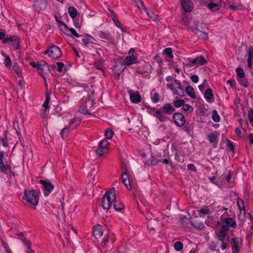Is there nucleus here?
Masks as SVG:
<instances>
[{
    "label": "nucleus",
    "mask_w": 253,
    "mask_h": 253,
    "mask_svg": "<svg viewBox=\"0 0 253 253\" xmlns=\"http://www.w3.org/2000/svg\"><path fill=\"white\" fill-rule=\"evenodd\" d=\"M175 111L174 108L170 103H166L161 109H154L153 115L159 121L162 122L168 120V118L165 114L169 115H172Z\"/></svg>",
    "instance_id": "f257e3e1"
},
{
    "label": "nucleus",
    "mask_w": 253,
    "mask_h": 253,
    "mask_svg": "<svg viewBox=\"0 0 253 253\" xmlns=\"http://www.w3.org/2000/svg\"><path fill=\"white\" fill-rule=\"evenodd\" d=\"M116 199V194L114 189H111L104 195L101 205L104 210H109L113 201Z\"/></svg>",
    "instance_id": "f03ea898"
},
{
    "label": "nucleus",
    "mask_w": 253,
    "mask_h": 253,
    "mask_svg": "<svg viewBox=\"0 0 253 253\" xmlns=\"http://www.w3.org/2000/svg\"><path fill=\"white\" fill-rule=\"evenodd\" d=\"M23 199L33 206H36L39 202V196L34 190H26Z\"/></svg>",
    "instance_id": "7ed1b4c3"
},
{
    "label": "nucleus",
    "mask_w": 253,
    "mask_h": 253,
    "mask_svg": "<svg viewBox=\"0 0 253 253\" xmlns=\"http://www.w3.org/2000/svg\"><path fill=\"white\" fill-rule=\"evenodd\" d=\"M19 42L20 39L19 37L13 35L12 36L6 37L2 41V43L12 45L15 49H18L20 47Z\"/></svg>",
    "instance_id": "20e7f679"
},
{
    "label": "nucleus",
    "mask_w": 253,
    "mask_h": 253,
    "mask_svg": "<svg viewBox=\"0 0 253 253\" xmlns=\"http://www.w3.org/2000/svg\"><path fill=\"white\" fill-rule=\"evenodd\" d=\"M40 183L42 185L44 190V195L45 196H47L49 193L53 190V185L49 181H46L44 180H40Z\"/></svg>",
    "instance_id": "39448f33"
},
{
    "label": "nucleus",
    "mask_w": 253,
    "mask_h": 253,
    "mask_svg": "<svg viewBox=\"0 0 253 253\" xmlns=\"http://www.w3.org/2000/svg\"><path fill=\"white\" fill-rule=\"evenodd\" d=\"M136 54L135 50L133 48H131L128 53V55L127 56L125 60V63L126 65L128 66L136 63Z\"/></svg>",
    "instance_id": "423d86ee"
},
{
    "label": "nucleus",
    "mask_w": 253,
    "mask_h": 253,
    "mask_svg": "<svg viewBox=\"0 0 253 253\" xmlns=\"http://www.w3.org/2000/svg\"><path fill=\"white\" fill-rule=\"evenodd\" d=\"M229 228L225 226H221V229L215 232L216 237L221 242H223L225 239Z\"/></svg>",
    "instance_id": "0eeeda50"
},
{
    "label": "nucleus",
    "mask_w": 253,
    "mask_h": 253,
    "mask_svg": "<svg viewBox=\"0 0 253 253\" xmlns=\"http://www.w3.org/2000/svg\"><path fill=\"white\" fill-rule=\"evenodd\" d=\"M173 120L175 124L179 126H183L185 123V118L179 113H175L173 114Z\"/></svg>",
    "instance_id": "6e6552de"
},
{
    "label": "nucleus",
    "mask_w": 253,
    "mask_h": 253,
    "mask_svg": "<svg viewBox=\"0 0 253 253\" xmlns=\"http://www.w3.org/2000/svg\"><path fill=\"white\" fill-rule=\"evenodd\" d=\"M99 37L100 38L103 39L106 42L111 43H114V39L110 33L105 31H99Z\"/></svg>",
    "instance_id": "1a4fd4ad"
},
{
    "label": "nucleus",
    "mask_w": 253,
    "mask_h": 253,
    "mask_svg": "<svg viewBox=\"0 0 253 253\" xmlns=\"http://www.w3.org/2000/svg\"><path fill=\"white\" fill-rule=\"evenodd\" d=\"M62 52L60 48L55 45L50 46L49 57L52 59H57L61 57Z\"/></svg>",
    "instance_id": "9d476101"
},
{
    "label": "nucleus",
    "mask_w": 253,
    "mask_h": 253,
    "mask_svg": "<svg viewBox=\"0 0 253 253\" xmlns=\"http://www.w3.org/2000/svg\"><path fill=\"white\" fill-rule=\"evenodd\" d=\"M47 6L46 0H35L34 1V7L36 11L39 12L45 9Z\"/></svg>",
    "instance_id": "9b49d317"
},
{
    "label": "nucleus",
    "mask_w": 253,
    "mask_h": 253,
    "mask_svg": "<svg viewBox=\"0 0 253 253\" xmlns=\"http://www.w3.org/2000/svg\"><path fill=\"white\" fill-rule=\"evenodd\" d=\"M221 226H225L227 228L231 227L234 229L236 228L237 224L234 219L232 218H226L221 219Z\"/></svg>",
    "instance_id": "f8f14e48"
},
{
    "label": "nucleus",
    "mask_w": 253,
    "mask_h": 253,
    "mask_svg": "<svg viewBox=\"0 0 253 253\" xmlns=\"http://www.w3.org/2000/svg\"><path fill=\"white\" fill-rule=\"evenodd\" d=\"M181 5L184 11L190 12L193 7L190 0H181Z\"/></svg>",
    "instance_id": "ddd939ff"
},
{
    "label": "nucleus",
    "mask_w": 253,
    "mask_h": 253,
    "mask_svg": "<svg viewBox=\"0 0 253 253\" xmlns=\"http://www.w3.org/2000/svg\"><path fill=\"white\" fill-rule=\"evenodd\" d=\"M129 97L130 101L134 103H138L141 100V96L139 95L138 91H136L135 92H131V91L130 90L129 91Z\"/></svg>",
    "instance_id": "4468645a"
},
{
    "label": "nucleus",
    "mask_w": 253,
    "mask_h": 253,
    "mask_svg": "<svg viewBox=\"0 0 253 253\" xmlns=\"http://www.w3.org/2000/svg\"><path fill=\"white\" fill-rule=\"evenodd\" d=\"M93 233L96 239L100 238L103 235L101 226L98 224L95 225L93 229Z\"/></svg>",
    "instance_id": "2eb2a0df"
},
{
    "label": "nucleus",
    "mask_w": 253,
    "mask_h": 253,
    "mask_svg": "<svg viewBox=\"0 0 253 253\" xmlns=\"http://www.w3.org/2000/svg\"><path fill=\"white\" fill-rule=\"evenodd\" d=\"M233 253H237L239 251L238 238H232L231 241Z\"/></svg>",
    "instance_id": "dca6fc26"
},
{
    "label": "nucleus",
    "mask_w": 253,
    "mask_h": 253,
    "mask_svg": "<svg viewBox=\"0 0 253 253\" xmlns=\"http://www.w3.org/2000/svg\"><path fill=\"white\" fill-rule=\"evenodd\" d=\"M204 96L208 102H212L213 101L212 90L210 88L207 89L205 92Z\"/></svg>",
    "instance_id": "f3484780"
},
{
    "label": "nucleus",
    "mask_w": 253,
    "mask_h": 253,
    "mask_svg": "<svg viewBox=\"0 0 253 253\" xmlns=\"http://www.w3.org/2000/svg\"><path fill=\"white\" fill-rule=\"evenodd\" d=\"M195 35L200 39L203 40H207L208 39V33L196 29L194 32Z\"/></svg>",
    "instance_id": "a211bd4d"
},
{
    "label": "nucleus",
    "mask_w": 253,
    "mask_h": 253,
    "mask_svg": "<svg viewBox=\"0 0 253 253\" xmlns=\"http://www.w3.org/2000/svg\"><path fill=\"white\" fill-rule=\"evenodd\" d=\"M81 122V120L79 118H74L71 119L69 124V127L75 128L77 126H79Z\"/></svg>",
    "instance_id": "6ab92c4d"
},
{
    "label": "nucleus",
    "mask_w": 253,
    "mask_h": 253,
    "mask_svg": "<svg viewBox=\"0 0 253 253\" xmlns=\"http://www.w3.org/2000/svg\"><path fill=\"white\" fill-rule=\"evenodd\" d=\"M113 208L117 211H121L122 210L124 209L125 206L124 205L116 200V199L115 201H113Z\"/></svg>",
    "instance_id": "aec40b11"
},
{
    "label": "nucleus",
    "mask_w": 253,
    "mask_h": 253,
    "mask_svg": "<svg viewBox=\"0 0 253 253\" xmlns=\"http://www.w3.org/2000/svg\"><path fill=\"white\" fill-rule=\"evenodd\" d=\"M185 92L186 94L192 98H195L196 96L195 94V91L193 88L190 86H187L185 88Z\"/></svg>",
    "instance_id": "412c9836"
},
{
    "label": "nucleus",
    "mask_w": 253,
    "mask_h": 253,
    "mask_svg": "<svg viewBox=\"0 0 253 253\" xmlns=\"http://www.w3.org/2000/svg\"><path fill=\"white\" fill-rule=\"evenodd\" d=\"M0 170L2 172L6 173L7 170L11 171V166L10 164L4 165L3 162L1 165H0Z\"/></svg>",
    "instance_id": "4be33fe9"
},
{
    "label": "nucleus",
    "mask_w": 253,
    "mask_h": 253,
    "mask_svg": "<svg viewBox=\"0 0 253 253\" xmlns=\"http://www.w3.org/2000/svg\"><path fill=\"white\" fill-rule=\"evenodd\" d=\"M174 83L175 86V88H177L178 89L180 90V91H178L180 93L181 95L180 96H183L184 95V91L182 87V86L181 84V83L179 81L177 80H174Z\"/></svg>",
    "instance_id": "5701e85b"
},
{
    "label": "nucleus",
    "mask_w": 253,
    "mask_h": 253,
    "mask_svg": "<svg viewBox=\"0 0 253 253\" xmlns=\"http://www.w3.org/2000/svg\"><path fill=\"white\" fill-rule=\"evenodd\" d=\"M237 205L240 211H245L244 202L242 199L238 198L237 201Z\"/></svg>",
    "instance_id": "b1692460"
},
{
    "label": "nucleus",
    "mask_w": 253,
    "mask_h": 253,
    "mask_svg": "<svg viewBox=\"0 0 253 253\" xmlns=\"http://www.w3.org/2000/svg\"><path fill=\"white\" fill-rule=\"evenodd\" d=\"M68 13L72 18H75L77 15V10L73 7L70 6L68 8Z\"/></svg>",
    "instance_id": "393cba45"
},
{
    "label": "nucleus",
    "mask_w": 253,
    "mask_h": 253,
    "mask_svg": "<svg viewBox=\"0 0 253 253\" xmlns=\"http://www.w3.org/2000/svg\"><path fill=\"white\" fill-rule=\"evenodd\" d=\"M190 223L192 226L199 230H202L204 228V224L202 222H194L191 221Z\"/></svg>",
    "instance_id": "a878e982"
},
{
    "label": "nucleus",
    "mask_w": 253,
    "mask_h": 253,
    "mask_svg": "<svg viewBox=\"0 0 253 253\" xmlns=\"http://www.w3.org/2000/svg\"><path fill=\"white\" fill-rule=\"evenodd\" d=\"M197 65H203L206 63L205 58L203 56H200L196 58Z\"/></svg>",
    "instance_id": "bb28decb"
},
{
    "label": "nucleus",
    "mask_w": 253,
    "mask_h": 253,
    "mask_svg": "<svg viewBox=\"0 0 253 253\" xmlns=\"http://www.w3.org/2000/svg\"><path fill=\"white\" fill-rule=\"evenodd\" d=\"M45 67H47V64L45 61H42L38 62V70H39V72H42Z\"/></svg>",
    "instance_id": "cd10ccee"
},
{
    "label": "nucleus",
    "mask_w": 253,
    "mask_h": 253,
    "mask_svg": "<svg viewBox=\"0 0 253 253\" xmlns=\"http://www.w3.org/2000/svg\"><path fill=\"white\" fill-rule=\"evenodd\" d=\"M134 2L138 8L143 9L145 11H146L147 8L144 5V3L142 0H134Z\"/></svg>",
    "instance_id": "c85d7f7f"
},
{
    "label": "nucleus",
    "mask_w": 253,
    "mask_h": 253,
    "mask_svg": "<svg viewBox=\"0 0 253 253\" xmlns=\"http://www.w3.org/2000/svg\"><path fill=\"white\" fill-rule=\"evenodd\" d=\"M208 7L212 11H215L219 9L218 5L213 2L208 3Z\"/></svg>",
    "instance_id": "c756f323"
},
{
    "label": "nucleus",
    "mask_w": 253,
    "mask_h": 253,
    "mask_svg": "<svg viewBox=\"0 0 253 253\" xmlns=\"http://www.w3.org/2000/svg\"><path fill=\"white\" fill-rule=\"evenodd\" d=\"M237 77L240 79H244L245 78V73L242 68H237L236 69Z\"/></svg>",
    "instance_id": "7c9ffc66"
},
{
    "label": "nucleus",
    "mask_w": 253,
    "mask_h": 253,
    "mask_svg": "<svg viewBox=\"0 0 253 253\" xmlns=\"http://www.w3.org/2000/svg\"><path fill=\"white\" fill-rule=\"evenodd\" d=\"M167 86L172 91L173 93L178 95H181L180 93L175 88L174 84L173 83L168 84Z\"/></svg>",
    "instance_id": "2f4dec72"
},
{
    "label": "nucleus",
    "mask_w": 253,
    "mask_h": 253,
    "mask_svg": "<svg viewBox=\"0 0 253 253\" xmlns=\"http://www.w3.org/2000/svg\"><path fill=\"white\" fill-rule=\"evenodd\" d=\"M184 102L185 101L183 100L178 99L173 101V105L175 107L179 108L182 107Z\"/></svg>",
    "instance_id": "473e14b6"
},
{
    "label": "nucleus",
    "mask_w": 253,
    "mask_h": 253,
    "mask_svg": "<svg viewBox=\"0 0 253 253\" xmlns=\"http://www.w3.org/2000/svg\"><path fill=\"white\" fill-rule=\"evenodd\" d=\"M212 119L215 122H218L220 120L219 116L216 110L212 111Z\"/></svg>",
    "instance_id": "72a5a7b5"
},
{
    "label": "nucleus",
    "mask_w": 253,
    "mask_h": 253,
    "mask_svg": "<svg viewBox=\"0 0 253 253\" xmlns=\"http://www.w3.org/2000/svg\"><path fill=\"white\" fill-rule=\"evenodd\" d=\"M183 245L182 242L179 241L176 242L174 244V249L177 251H181L183 248Z\"/></svg>",
    "instance_id": "f704fd0d"
},
{
    "label": "nucleus",
    "mask_w": 253,
    "mask_h": 253,
    "mask_svg": "<svg viewBox=\"0 0 253 253\" xmlns=\"http://www.w3.org/2000/svg\"><path fill=\"white\" fill-rule=\"evenodd\" d=\"M151 99L153 102L156 103L160 101V96L158 93L155 92L151 96Z\"/></svg>",
    "instance_id": "c9c22d12"
},
{
    "label": "nucleus",
    "mask_w": 253,
    "mask_h": 253,
    "mask_svg": "<svg viewBox=\"0 0 253 253\" xmlns=\"http://www.w3.org/2000/svg\"><path fill=\"white\" fill-rule=\"evenodd\" d=\"M208 140L211 143L213 142H217V137L216 135H214L213 133H210L208 135Z\"/></svg>",
    "instance_id": "e433bc0d"
},
{
    "label": "nucleus",
    "mask_w": 253,
    "mask_h": 253,
    "mask_svg": "<svg viewBox=\"0 0 253 253\" xmlns=\"http://www.w3.org/2000/svg\"><path fill=\"white\" fill-rule=\"evenodd\" d=\"M12 69L19 77L21 76L22 72H21V71L19 68V66L18 65H17L16 64H14L12 66Z\"/></svg>",
    "instance_id": "4c0bfd02"
},
{
    "label": "nucleus",
    "mask_w": 253,
    "mask_h": 253,
    "mask_svg": "<svg viewBox=\"0 0 253 253\" xmlns=\"http://www.w3.org/2000/svg\"><path fill=\"white\" fill-rule=\"evenodd\" d=\"M109 143L107 140H103L100 142L99 146L100 147H101V148H103L105 149L106 150H107L108 147L109 146Z\"/></svg>",
    "instance_id": "58836bf2"
},
{
    "label": "nucleus",
    "mask_w": 253,
    "mask_h": 253,
    "mask_svg": "<svg viewBox=\"0 0 253 253\" xmlns=\"http://www.w3.org/2000/svg\"><path fill=\"white\" fill-rule=\"evenodd\" d=\"M246 214L245 211H241L238 215L239 220L241 221V223L243 224L245 221V215Z\"/></svg>",
    "instance_id": "ea45409f"
},
{
    "label": "nucleus",
    "mask_w": 253,
    "mask_h": 253,
    "mask_svg": "<svg viewBox=\"0 0 253 253\" xmlns=\"http://www.w3.org/2000/svg\"><path fill=\"white\" fill-rule=\"evenodd\" d=\"M164 53L170 58H173V56L172 52V50L170 48L168 47L164 50Z\"/></svg>",
    "instance_id": "a19ab883"
},
{
    "label": "nucleus",
    "mask_w": 253,
    "mask_h": 253,
    "mask_svg": "<svg viewBox=\"0 0 253 253\" xmlns=\"http://www.w3.org/2000/svg\"><path fill=\"white\" fill-rule=\"evenodd\" d=\"M182 109L185 111H189V112H192L193 110V107L187 104H185V102L183 104V105H182Z\"/></svg>",
    "instance_id": "79ce46f5"
},
{
    "label": "nucleus",
    "mask_w": 253,
    "mask_h": 253,
    "mask_svg": "<svg viewBox=\"0 0 253 253\" xmlns=\"http://www.w3.org/2000/svg\"><path fill=\"white\" fill-rule=\"evenodd\" d=\"M56 21L57 22V23H58L59 25L61 27V26H63V29H62V30H64L65 32H66L68 29H69V28L68 27V26L65 24V23H64L63 22L59 21L57 18V17H56Z\"/></svg>",
    "instance_id": "37998d69"
},
{
    "label": "nucleus",
    "mask_w": 253,
    "mask_h": 253,
    "mask_svg": "<svg viewBox=\"0 0 253 253\" xmlns=\"http://www.w3.org/2000/svg\"><path fill=\"white\" fill-rule=\"evenodd\" d=\"M104 134L107 138L110 139L113 136V132L111 129H106L105 131Z\"/></svg>",
    "instance_id": "c03bdc74"
},
{
    "label": "nucleus",
    "mask_w": 253,
    "mask_h": 253,
    "mask_svg": "<svg viewBox=\"0 0 253 253\" xmlns=\"http://www.w3.org/2000/svg\"><path fill=\"white\" fill-rule=\"evenodd\" d=\"M248 118L250 124L253 126V109H251L248 112Z\"/></svg>",
    "instance_id": "a18cd8bd"
},
{
    "label": "nucleus",
    "mask_w": 253,
    "mask_h": 253,
    "mask_svg": "<svg viewBox=\"0 0 253 253\" xmlns=\"http://www.w3.org/2000/svg\"><path fill=\"white\" fill-rule=\"evenodd\" d=\"M91 39L94 40L93 38L91 36H88L87 38H84L82 40L83 43L85 45H87L89 43L91 42Z\"/></svg>",
    "instance_id": "49530a36"
},
{
    "label": "nucleus",
    "mask_w": 253,
    "mask_h": 253,
    "mask_svg": "<svg viewBox=\"0 0 253 253\" xmlns=\"http://www.w3.org/2000/svg\"><path fill=\"white\" fill-rule=\"evenodd\" d=\"M147 16L152 19L153 21H156L157 20V16L156 15L154 14L152 12H149V11L146 9V11H145Z\"/></svg>",
    "instance_id": "de8ad7c7"
},
{
    "label": "nucleus",
    "mask_w": 253,
    "mask_h": 253,
    "mask_svg": "<svg viewBox=\"0 0 253 253\" xmlns=\"http://www.w3.org/2000/svg\"><path fill=\"white\" fill-rule=\"evenodd\" d=\"M68 132H69V127H65L62 129L61 132V135L63 139H64L67 136Z\"/></svg>",
    "instance_id": "09e8293b"
},
{
    "label": "nucleus",
    "mask_w": 253,
    "mask_h": 253,
    "mask_svg": "<svg viewBox=\"0 0 253 253\" xmlns=\"http://www.w3.org/2000/svg\"><path fill=\"white\" fill-rule=\"evenodd\" d=\"M106 151V150L105 149L101 148L99 146L98 148L96 150V153L98 156H101L103 155Z\"/></svg>",
    "instance_id": "8fccbe9b"
},
{
    "label": "nucleus",
    "mask_w": 253,
    "mask_h": 253,
    "mask_svg": "<svg viewBox=\"0 0 253 253\" xmlns=\"http://www.w3.org/2000/svg\"><path fill=\"white\" fill-rule=\"evenodd\" d=\"M50 101V97L49 95L47 94H46V99L42 106L45 109L48 108V104Z\"/></svg>",
    "instance_id": "3c124183"
},
{
    "label": "nucleus",
    "mask_w": 253,
    "mask_h": 253,
    "mask_svg": "<svg viewBox=\"0 0 253 253\" xmlns=\"http://www.w3.org/2000/svg\"><path fill=\"white\" fill-rule=\"evenodd\" d=\"M4 64L6 67H9L11 65V61L8 55H5Z\"/></svg>",
    "instance_id": "603ef678"
},
{
    "label": "nucleus",
    "mask_w": 253,
    "mask_h": 253,
    "mask_svg": "<svg viewBox=\"0 0 253 253\" xmlns=\"http://www.w3.org/2000/svg\"><path fill=\"white\" fill-rule=\"evenodd\" d=\"M19 236H21L20 239L21 241L25 245H26L27 244H28L30 243V241L28 240L21 233H20L19 234Z\"/></svg>",
    "instance_id": "864d4df0"
},
{
    "label": "nucleus",
    "mask_w": 253,
    "mask_h": 253,
    "mask_svg": "<svg viewBox=\"0 0 253 253\" xmlns=\"http://www.w3.org/2000/svg\"><path fill=\"white\" fill-rule=\"evenodd\" d=\"M199 212L203 214H209L210 213V210L207 207L200 209L199 210Z\"/></svg>",
    "instance_id": "5fc2aeb1"
},
{
    "label": "nucleus",
    "mask_w": 253,
    "mask_h": 253,
    "mask_svg": "<svg viewBox=\"0 0 253 253\" xmlns=\"http://www.w3.org/2000/svg\"><path fill=\"white\" fill-rule=\"evenodd\" d=\"M1 244L2 247L4 248L5 250V253H12L11 252H10L8 246L6 243H4L3 241H2Z\"/></svg>",
    "instance_id": "6e6d98bb"
},
{
    "label": "nucleus",
    "mask_w": 253,
    "mask_h": 253,
    "mask_svg": "<svg viewBox=\"0 0 253 253\" xmlns=\"http://www.w3.org/2000/svg\"><path fill=\"white\" fill-rule=\"evenodd\" d=\"M68 31H70L72 35H73L77 38H79L80 36L74 28H69V29H68L66 32Z\"/></svg>",
    "instance_id": "4d7b16f0"
},
{
    "label": "nucleus",
    "mask_w": 253,
    "mask_h": 253,
    "mask_svg": "<svg viewBox=\"0 0 253 253\" xmlns=\"http://www.w3.org/2000/svg\"><path fill=\"white\" fill-rule=\"evenodd\" d=\"M57 66V71L58 72H61L62 71V68L64 67V64L62 62H57L56 63Z\"/></svg>",
    "instance_id": "13d9d810"
},
{
    "label": "nucleus",
    "mask_w": 253,
    "mask_h": 253,
    "mask_svg": "<svg viewBox=\"0 0 253 253\" xmlns=\"http://www.w3.org/2000/svg\"><path fill=\"white\" fill-rule=\"evenodd\" d=\"M80 112L81 113H82L84 115H86V114L91 115L90 113H89L88 112L87 110L86 109V108L85 107H83L81 108L80 109Z\"/></svg>",
    "instance_id": "bf43d9fd"
},
{
    "label": "nucleus",
    "mask_w": 253,
    "mask_h": 253,
    "mask_svg": "<svg viewBox=\"0 0 253 253\" xmlns=\"http://www.w3.org/2000/svg\"><path fill=\"white\" fill-rule=\"evenodd\" d=\"M123 182L124 185L126 186V187L128 189L130 190L131 189V186H130V184L129 180L128 179H125V180H123Z\"/></svg>",
    "instance_id": "052dcab7"
},
{
    "label": "nucleus",
    "mask_w": 253,
    "mask_h": 253,
    "mask_svg": "<svg viewBox=\"0 0 253 253\" xmlns=\"http://www.w3.org/2000/svg\"><path fill=\"white\" fill-rule=\"evenodd\" d=\"M187 168L189 170L195 172L196 171V168L193 164H189L187 166Z\"/></svg>",
    "instance_id": "680f3d73"
},
{
    "label": "nucleus",
    "mask_w": 253,
    "mask_h": 253,
    "mask_svg": "<svg viewBox=\"0 0 253 253\" xmlns=\"http://www.w3.org/2000/svg\"><path fill=\"white\" fill-rule=\"evenodd\" d=\"M192 81L194 83H197L199 81V77L197 75H194L190 77Z\"/></svg>",
    "instance_id": "e2e57ef3"
},
{
    "label": "nucleus",
    "mask_w": 253,
    "mask_h": 253,
    "mask_svg": "<svg viewBox=\"0 0 253 253\" xmlns=\"http://www.w3.org/2000/svg\"><path fill=\"white\" fill-rule=\"evenodd\" d=\"M107 236H108L107 237L106 236L104 237V238L103 239V241L102 242V244H103V246H105L106 244V243L108 242V238H109V236H112L113 234H110L108 233Z\"/></svg>",
    "instance_id": "0e129e2a"
},
{
    "label": "nucleus",
    "mask_w": 253,
    "mask_h": 253,
    "mask_svg": "<svg viewBox=\"0 0 253 253\" xmlns=\"http://www.w3.org/2000/svg\"><path fill=\"white\" fill-rule=\"evenodd\" d=\"M227 148L231 151L234 150V145L232 142L229 140H228Z\"/></svg>",
    "instance_id": "69168bd1"
},
{
    "label": "nucleus",
    "mask_w": 253,
    "mask_h": 253,
    "mask_svg": "<svg viewBox=\"0 0 253 253\" xmlns=\"http://www.w3.org/2000/svg\"><path fill=\"white\" fill-rule=\"evenodd\" d=\"M122 180L128 179V175L127 174V171H123V172L122 174Z\"/></svg>",
    "instance_id": "338daca9"
},
{
    "label": "nucleus",
    "mask_w": 253,
    "mask_h": 253,
    "mask_svg": "<svg viewBox=\"0 0 253 253\" xmlns=\"http://www.w3.org/2000/svg\"><path fill=\"white\" fill-rule=\"evenodd\" d=\"M27 247V250L26 251L27 253H33V251L31 247V243L26 245Z\"/></svg>",
    "instance_id": "774afa93"
}]
</instances>
